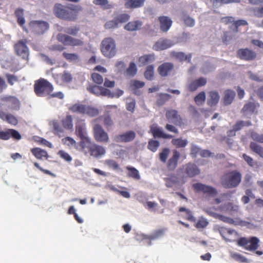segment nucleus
Wrapping results in <instances>:
<instances>
[{
	"label": "nucleus",
	"instance_id": "7c9ffc66",
	"mask_svg": "<svg viewBox=\"0 0 263 263\" xmlns=\"http://www.w3.org/2000/svg\"><path fill=\"white\" fill-rule=\"evenodd\" d=\"M141 26V22L136 21L129 22L124 26V28L128 31H135L139 29Z\"/></svg>",
	"mask_w": 263,
	"mask_h": 263
},
{
	"label": "nucleus",
	"instance_id": "4c0bfd02",
	"mask_svg": "<svg viewBox=\"0 0 263 263\" xmlns=\"http://www.w3.org/2000/svg\"><path fill=\"white\" fill-rule=\"evenodd\" d=\"M226 211L231 215L239 212V207L232 203H228L226 205Z\"/></svg>",
	"mask_w": 263,
	"mask_h": 263
},
{
	"label": "nucleus",
	"instance_id": "5701e85b",
	"mask_svg": "<svg viewBox=\"0 0 263 263\" xmlns=\"http://www.w3.org/2000/svg\"><path fill=\"white\" fill-rule=\"evenodd\" d=\"M146 0H128L125 3V7L127 9H135L144 6Z\"/></svg>",
	"mask_w": 263,
	"mask_h": 263
},
{
	"label": "nucleus",
	"instance_id": "f257e3e1",
	"mask_svg": "<svg viewBox=\"0 0 263 263\" xmlns=\"http://www.w3.org/2000/svg\"><path fill=\"white\" fill-rule=\"evenodd\" d=\"M82 10V7L79 5H71L67 7L61 4H56L53 8L54 13L58 17L70 21H75L78 13Z\"/></svg>",
	"mask_w": 263,
	"mask_h": 263
},
{
	"label": "nucleus",
	"instance_id": "a18cd8bd",
	"mask_svg": "<svg viewBox=\"0 0 263 263\" xmlns=\"http://www.w3.org/2000/svg\"><path fill=\"white\" fill-rule=\"evenodd\" d=\"M205 93L201 91L195 97L194 101L197 105H200L205 102Z\"/></svg>",
	"mask_w": 263,
	"mask_h": 263
},
{
	"label": "nucleus",
	"instance_id": "bb28decb",
	"mask_svg": "<svg viewBox=\"0 0 263 263\" xmlns=\"http://www.w3.org/2000/svg\"><path fill=\"white\" fill-rule=\"evenodd\" d=\"M86 105L76 103L69 107V110L73 113H78L80 114H85Z\"/></svg>",
	"mask_w": 263,
	"mask_h": 263
},
{
	"label": "nucleus",
	"instance_id": "3c124183",
	"mask_svg": "<svg viewBox=\"0 0 263 263\" xmlns=\"http://www.w3.org/2000/svg\"><path fill=\"white\" fill-rule=\"evenodd\" d=\"M213 5L217 4L223 5L233 3H239L240 0H210Z\"/></svg>",
	"mask_w": 263,
	"mask_h": 263
},
{
	"label": "nucleus",
	"instance_id": "c756f323",
	"mask_svg": "<svg viewBox=\"0 0 263 263\" xmlns=\"http://www.w3.org/2000/svg\"><path fill=\"white\" fill-rule=\"evenodd\" d=\"M62 123L63 127L66 129L71 130L73 128V119L72 116L67 115L62 121Z\"/></svg>",
	"mask_w": 263,
	"mask_h": 263
},
{
	"label": "nucleus",
	"instance_id": "72a5a7b5",
	"mask_svg": "<svg viewBox=\"0 0 263 263\" xmlns=\"http://www.w3.org/2000/svg\"><path fill=\"white\" fill-rule=\"evenodd\" d=\"M179 212L184 213V215H183V216H184L185 219L192 222H195L196 219L193 216L191 210L187 209L184 207H180L179 209Z\"/></svg>",
	"mask_w": 263,
	"mask_h": 263
},
{
	"label": "nucleus",
	"instance_id": "2f4dec72",
	"mask_svg": "<svg viewBox=\"0 0 263 263\" xmlns=\"http://www.w3.org/2000/svg\"><path fill=\"white\" fill-rule=\"evenodd\" d=\"M98 120H103V124L106 127L111 126L114 124L113 120L108 115L101 116L99 118L94 120V121L97 122Z\"/></svg>",
	"mask_w": 263,
	"mask_h": 263
},
{
	"label": "nucleus",
	"instance_id": "a19ab883",
	"mask_svg": "<svg viewBox=\"0 0 263 263\" xmlns=\"http://www.w3.org/2000/svg\"><path fill=\"white\" fill-rule=\"evenodd\" d=\"M251 122L250 121H238L233 126V128L236 131H238L241 129L243 126H249L251 125Z\"/></svg>",
	"mask_w": 263,
	"mask_h": 263
},
{
	"label": "nucleus",
	"instance_id": "864d4df0",
	"mask_svg": "<svg viewBox=\"0 0 263 263\" xmlns=\"http://www.w3.org/2000/svg\"><path fill=\"white\" fill-rule=\"evenodd\" d=\"M79 30L80 28L79 27L74 26L66 28L64 30V32L68 34L76 35L78 32L79 31Z\"/></svg>",
	"mask_w": 263,
	"mask_h": 263
},
{
	"label": "nucleus",
	"instance_id": "8fccbe9b",
	"mask_svg": "<svg viewBox=\"0 0 263 263\" xmlns=\"http://www.w3.org/2000/svg\"><path fill=\"white\" fill-rule=\"evenodd\" d=\"M178 181V178L176 176L171 175L170 177L165 178V185L168 187H171Z\"/></svg>",
	"mask_w": 263,
	"mask_h": 263
},
{
	"label": "nucleus",
	"instance_id": "37998d69",
	"mask_svg": "<svg viewBox=\"0 0 263 263\" xmlns=\"http://www.w3.org/2000/svg\"><path fill=\"white\" fill-rule=\"evenodd\" d=\"M159 145L160 143L158 141L151 139L148 141L147 148L150 151L155 152L157 150Z\"/></svg>",
	"mask_w": 263,
	"mask_h": 263
},
{
	"label": "nucleus",
	"instance_id": "79ce46f5",
	"mask_svg": "<svg viewBox=\"0 0 263 263\" xmlns=\"http://www.w3.org/2000/svg\"><path fill=\"white\" fill-rule=\"evenodd\" d=\"M85 114L90 117H95L99 114V110L96 108L86 105Z\"/></svg>",
	"mask_w": 263,
	"mask_h": 263
},
{
	"label": "nucleus",
	"instance_id": "09e8293b",
	"mask_svg": "<svg viewBox=\"0 0 263 263\" xmlns=\"http://www.w3.org/2000/svg\"><path fill=\"white\" fill-rule=\"evenodd\" d=\"M105 164L107 165L109 168L114 170H118L120 169V166L118 163L111 159H108L105 161Z\"/></svg>",
	"mask_w": 263,
	"mask_h": 263
},
{
	"label": "nucleus",
	"instance_id": "13d9d810",
	"mask_svg": "<svg viewBox=\"0 0 263 263\" xmlns=\"http://www.w3.org/2000/svg\"><path fill=\"white\" fill-rule=\"evenodd\" d=\"M242 158L251 167H254L256 164V162L253 160V159L246 154H243L242 155Z\"/></svg>",
	"mask_w": 263,
	"mask_h": 263
},
{
	"label": "nucleus",
	"instance_id": "393cba45",
	"mask_svg": "<svg viewBox=\"0 0 263 263\" xmlns=\"http://www.w3.org/2000/svg\"><path fill=\"white\" fill-rule=\"evenodd\" d=\"M76 134L80 138L87 137L86 135V125L85 123L80 122L77 123L76 126Z\"/></svg>",
	"mask_w": 263,
	"mask_h": 263
},
{
	"label": "nucleus",
	"instance_id": "39448f33",
	"mask_svg": "<svg viewBox=\"0 0 263 263\" xmlns=\"http://www.w3.org/2000/svg\"><path fill=\"white\" fill-rule=\"evenodd\" d=\"M101 50L102 54L107 58H112L116 53V43L111 37H106L101 43Z\"/></svg>",
	"mask_w": 263,
	"mask_h": 263
},
{
	"label": "nucleus",
	"instance_id": "680f3d73",
	"mask_svg": "<svg viewBox=\"0 0 263 263\" xmlns=\"http://www.w3.org/2000/svg\"><path fill=\"white\" fill-rule=\"evenodd\" d=\"M183 20L184 24L188 27H193L195 25V20L188 15L184 16Z\"/></svg>",
	"mask_w": 263,
	"mask_h": 263
},
{
	"label": "nucleus",
	"instance_id": "ddd939ff",
	"mask_svg": "<svg viewBox=\"0 0 263 263\" xmlns=\"http://www.w3.org/2000/svg\"><path fill=\"white\" fill-rule=\"evenodd\" d=\"M237 57L240 59L250 61L255 60L256 58V53L248 48L239 49L237 51Z\"/></svg>",
	"mask_w": 263,
	"mask_h": 263
},
{
	"label": "nucleus",
	"instance_id": "20e7f679",
	"mask_svg": "<svg viewBox=\"0 0 263 263\" xmlns=\"http://www.w3.org/2000/svg\"><path fill=\"white\" fill-rule=\"evenodd\" d=\"M52 85L46 80L41 78L35 82L34 92L39 97H43L50 94L53 90Z\"/></svg>",
	"mask_w": 263,
	"mask_h": 263
},
{
	"label": "nucleus",
	"instance_id": "c03bdc74",
	"mask_svg": "<svg viewBox=\"0 0 263 263\" xmlns=\"http://www.w3.org/2000/svg\"><path fill=\"white\" fill-rule=\"evenodd\" d=\"M154 76V67L152 65H149L147 66L144 72V77L148 80H152Z\"/></svg>",
	"mask_w": 263,
	"mask_h": 263
},
{
	"label": "nucleus",
	"instance_id": "6e6d98bb",
	"mask_svg": "<svg viewBox=\"0 0 263 263\" xmlns=\"http://www.w3.org/2000/svg\"><path fill=\"white\" fill-rule=\"evenodd\" d=\"M5 76L7 79L8 83L10 85H13L14 84V83L18 81L17 77L14 74L7 73L6 74Z\"/></svg>",
	"mask_w": 263,
	"mask_h": 263
},
{
	"label": "nucleus",
	"instance_id": "1a4fd4ad",
	"mask_svg": "<svg viewBox=\"0 0 263 263\" xmlns=\"http://www.w3.org/2000/svg\"><path fill=\"white\" fill-rule=\"evenodd\" d=\"M183 177L193 178L200 174V170L196 164L189 162L182 166L180 169Z\"/></svg>",
	"mask_w": 263,
	"mask_h": 263
},
{
	"label": "nucleus",
	"instance_id": "58836bf2",
	"mask_svg": "<svg viewBox=\"0 0 263 263\" xmlns=\"http://www.w3.org/2000/svg\"><path fill=\"white\" fill-rule=\"evenodd\" d=\"M250 148L252 151L263 157V147L258 145L255 142H251L250 145Z\"/></svg>",
	"mask_w": 263,
	"mask_h": 263
},
{
	"label": "nucleus",
	"instance_id": "de8ad7c7",
	"mask_svg": "<svg viewBox=\"0 0 263 263\" xmlns=\"http://www.w3.org/2000/svg\"><path fill=\"white\" fill-rule=\"evenodd\" d=\"M137 72V69L136 64L134 62H131L126 70L127 75L133 77L136 74Z\"/></svg>",
	"mask_w": 263,
	"mask_h": 263
},
{
	"label": "nucleus",
	"instance_id": "a878e982",
	"mask_svg": "<svg viewBox=\"0 0 263 263\" xmlns=\"http://www.w3.org/2000/svg\"><path fill=\"white\" fill-rule=\"evenodd\" d=\"M31 152L34 157L38 159H42L43 158L47 159L48 158L47 152L39 147L32 148Z\"/></svg>",
	"mask_w": 263,
	"mask_h": 263
},
{
	"label": "nucleus",
	"instance_id": "f704fd0d",
	"mask_svg": "<svg viewBox=\"0 0 263 263\" xmlns=\"http://www.w3.org/2000/svg\"><path fill=\"white\" fill-rule=\"evenodd\" d=\"M172 143L177 148H183L187 145L188 141L186 139L174 138L172 139Z\"/></svg>",
	"mask_w": 263,
	"mask_h": 263
},
{
	"label": "nucleus",
	"instance_id": "052dcab7",
	"mask_svg": "<svg viewBox=\"0 0 263 263\" xmlns=\"http://www.w3.org/2000/svg\"><path fill=\"white\" fill-rule=\"evenodd\" d=\"M251 138L258 142L263 143V134H259L256 132L251 133Z\"/></svg>",
	"mask_w": 263,
	"mask_h": 263
},
{
	"label": "nucleus",
	"instance_id": "0eeeda50",
	"mask_svg": "<svg viewBox=\"0 0 263 263\" xmlns=\"http://www.w3.org/2000/svg\"><path fill=\"white\" fill-rule=\"evenodd\" d=\"M27 39H22L17 42L14 45L16 54L22 59L28 60L29 55V48L27 46Z\"/></svg>",
	"mask_w": 263,
	"mask_h": 263
},
{
	"label": "nucleus",
	"instance_id": "9b49d317",
	"mask_svg": "<svg viewBox=\"0 0 263 263\" xmlns=\"http://www.w3.org/2000/svg\"><path fill=\"white\" fill-rule=\"evenodd\" d=\"M194 191L196 193L202 192L204 194L214 196L217 194V190L213 187L201 183H195L192 185Z\"/></svg>",
	"mask_w": 263,
	"mask_h": 263
},
{
	"label": "nucleus",
	"instance_id": "dca6fc26",
	"mask_svg": "<svg viewBox=\"0 0 263 263\" xmlns=\"http://www.w3.org/2000/svg\"><path fill=\"white\" fill-rule=\"evenodd\" d=\"M136 137V133L133 130L127 131L122 134L117 135L114 140L117 142H129L132 141Z\"/></svg>",
	"mask_w": 263,
	"mask_h": 263
},
{
	"label": "nucleus",
	"instance_id": "6e6552de",
	"mask_svg": "<svg viewBox=\"0 0 263 263\" xmlns=\"http://www.w3.org/2000/svg\"><path fill=\"white\" fill-rule=\"evenodd\" d=\"M57 39L59 42L66 46H82L84 45V42L82 40L74 38L66 34H59Z\"/></svg>",
	"mask_w": 263,
	"mask_h": 263
},
{
	"label": "nucleus",
	"instance_id": "f3484780",
	"mask_svg": "<svg viewBox=\"0 0 263 263\" xmlns=\"http://www.w3.org/2000/svg\"><path fill=\"white\" fill-rule=\"evenodd\" d=\"M180 157V153L176 149L173 150L172 155L167 162V168L170 171L174 170L177 166L178 161Z\"/></svg>",
	"mask_w": 263,
	"mask_h": 263
},
{
	"label": "nucleus",
	"instance_id": "603ef678",
	"mask_svg": "<svg viewBox=\"0 0 263 263\" xmlns=\"http://www.w3.org/2000/svg\"><path fill=\"white\" fill-rule=\"evenodd\" d=\"M154 59V58L152 55H144L139 58V61L141 64L145 65L153 60Z\"/></svg>",
	"mask_w": 263,
	"mask_h": 263
},
{
	"label": "nucleus",
	"instance_id": "412c9836",
	"mask_svg": "<svg viewBox=\"0 0 263 263\" xmlns=\"http://www.w3.org/2000/svg\"><path fill=\"white\" fill-rule=\"evenodd\" d=\"M236 93L232 90L227 89L224 92L223 102L224 105L227 106L231 104L235 98Z\"/></svg>",
	"mask_w": 263,
	"mask_h": 263
},
{
	"label": "nucleus",
	"instance_id": "69168bd1",
	"mask_svg": "<svg viewBox=\"0 0 263 263\" xmlns=\"http://www.w3.org/2000/svg\"><path fill=\"white\" fill-rule=\"evenodd\" d=\"M118 26V22H117L116 18H115L114 20L107 22L105 24V28L107 29L115 28H117Z\"/></svg>",
	"mask_w": 263,
	"mask_h": 263
},
{
	"label": "nucleus",
	"instance_id": "f03ea898",
	"mask_svg": "<svg viewBox=\"0 0 263 263\" xmlns=\"http://www.w3.org/2000/svg\"><path fill=\"white\" fill-rule=\"evenodd\" d=\"M241 180V175L237 171H232L225 174L221 178V183L226 189L237 187Z\"/></svg>",
	"mask_w": 263,
	"mask_h": 263
},
{
	"label": "nucleus",
	"instance_id": "473e14b6",
	"mask_svg": "<svg viewBox=\"0 0 263 263\" xmlns=\"http://www.w3.org/2000/svg\"><path fill=\"white\" fill-rule=\"evenodd\" d=\"M14 13L17 17V23L23 27L25 23V20L24 17V10L22 8H17Z\"/></svg>",
	"mask_w": 263,
	"mask_h": 263
},
{
	"label": "nucleus",
	"instance_id": "774afa93",
	"mask_svg": "<svg viewBox=\"0 0 263 263\" xmlns=\"http://www.w3.org/2000/svg\"><path fill=\"white\" fill-rule=\"evenodd\" d=\"M201 150L198 146L192 144L191 148V155L193 157H196L198 154H200Z\"/></svg>",
	"mask_w": 263,
	"mask_h": 263
},
{
	"label": "nucleus",
	"instance_id": "338daca9",
	"mask_svg": "<svg viewBox=\"0 0 263 263\" xmlns=\"http://www.w3.org/2000/svg\"><path fill=\"white\" fill-rule=\"evenodd\" d=\"M62 141L64 144L70 146H73L76 144V141L72 138L70 137H66L62 139Z\"/></svg>",
	"mask_w": 263,
	"mask_h": 263
},
{
	"label": "nucleus",
	"instance_id": "e433bc0d",
	"mask_svg": "<svg viewBox=\"0 0 263 263\" xmlns=\"http://www.w3.org/2000/svg\"><path fill=\"white\" fill-rule=\"evenodd\" d=\"M63 56L69 62H79L80 61L79 55L75 53H69L64 52L63 53Z\"/></svg>",
	"mask_w": 263,
	"mask_h": 263
},
{
	"label": "nucleus",
	"instance_id": "2eb2a0df",
	"mask_svg": "<svg viewBox=\"0 0 263 263\" xmlns=\"http://www.w3.org/2000/svg\"><path fill=\"white\" fill-rule=\"evenodd\" d=\"M166 117L170 122L176 125L181 126L183 124L181 117L176 110H167L166 112Z\"/></svg>",
	"mask_w": 263,
	"mask_h": 263
},
{
	"label": "nucleus",
	"instance_id": "4d7b16f0",
	"mask_svg": "<svg viewBox=\"0 0 263 263\" xmlns=\"http://www.w3.org/2000/svg\"><path fill=\"white\" fill-rule=\"evenodd\" d=\"M91 78L93 81L98 84H101L103 82V77L97 73H93L91 74Z\"/></svg>",
	"mask_w": 263,
	"mask_h": 263
},
{
	"label": "nucleus",
	"instance_id": "ea45409f",
	"mask_svg": "<svg viewBox=\"0 0 263 263\" xmlns=\"http://www.w3.org/2000/svg\"><path fill=\"white\" fill-rule=\"evenodd\" d=\"M230 256L235 260L240 262H249V260L246 257L238 253L232 252L231 253Z\"/></svg>",
	"mask_w": 263,
	"mask_h": 263
},
{
	"label": "nucleus",
	"instance_id": "aec40b11",
	"mask_svg": "<svg viewBox=\"0 0 263 263\" xmlns=\"http://www.w3.org/2000/svg\"><path fill=\"white\" fill-rule=\"evenodd\" d=\"M80 146L81 151L85 154H87L90 150V147H91L93 143L91 142L90 138L88 137L80 138Z\"/></svg>",
	"mask_w": 263,
	"mask_h": 263
},
{
	"label": "nucleus",
	"instance_id": "5fc2aeb1",
	"mask_svg": "<svg viewBox=\"0 0 263 263\" xmlns=\"http://www.w3.org/2000/svg\"><path fill=\"white\" fill-rule=\"evenodd\" d=\"M129 15L126 13L121 14L118 15L116 18L118 24L123 23L127 22L129 19Z\"/></svg>",
	"mask_w": 263,
	"mask_h": 263
},
{
	"label": "nucleus",
	"instance_id": "b1692460",
	"mask_svg": "<svg viewBox=\"0 0 263 263\" xmlns=\"http://www.w3.org/2000/svg\"><path fill=\"white\" fill-rule=\"evenodd\" d=\"M171 55L172 57L176 58L181 62L187 61L188 62H191V61L192 54L191 53L186 55L184 52H182L172 51L171 53Z\"/></svg>",
	"mask_w": 263,
	"mask_h": 263
},
{
	"label": "nucleus",
	"instance_id": "a211bd4d",
	"mask_svg": "<svg viewBox=\"0 0 263 263\" xmlns=\"http://www.w3.org/2000/svg\"><path fill=\"white\" fill-rule=\"evenodd\" d=\"M259 107L258 103L254 102H249L246 103L241 109V112L244 115H252L257 113V109Z\"/></svg>",
	"mask_w": 263,
	"mask_h": 263
},
{
	"label": "nucleus",
	"instance_id": "cd10ccee",
	"mask_svg": "<svg viewBox=\"0 0 263 263\" xmlns=\"http://www.w3.org/2000/svg\"><path fill=\"white\" fill-rule=\"evenodd\" d=\"M149 133H151L155 138H164V133L155 124H153L151 125Z\"/></svg>",
	"mask_w": 263,
	"mask_h": 263
},
{
	"label": "nucleus",
	"instance_id": "0e129e2a",
	"mask_svg": "<svg viewBox=\"0 0 263 263\" xmlns=\"http://www.w3.org/2000/svg\"><path fill=\"white\" fill-rule=\"evenodd\" d=\"M58 155L61 158L67 162H70L72 160L71 157L67 153L64 152V151H59L58 152Z\"/></svg>",
	"mask_w": 263,
	"mask_h": 263
},
{
	"label": "nucleus",
	"instance_id": "6ab92c4d",
	"mask_svg": "<svg viewBox=\"0 0 263 263\" xmlns=\"http://www.w3.org/2000/svg\"><path fill=\"white\" fill-rule=\"evenodd\" d=\"M105 152L106 151L103 146L97 145L94 143L91 147H90L89 151L90 155L96 158H98L104 155Z\"/></svg>",
	"mask_w": 263,
	"mask_h": 263
},
{
	"label": "nucleus",
	"instance_id": "c85d7f7f",
	"mask_svg": "<svg viewBox=\"0 0 263 263\" xmlns=\"http://www.w3.org/2000/svg\"><path fill=\"white\" fill-rule=\"evenodd\" d=\"M126 169L128 171V176L135 180H139L141 178L140 175L138 170L131 166H127Z\"/></svg>",
	"mask_w": 263,
	"mask_h": 263
},
{
	"label": "nucleus",
	"instance_id": "4468645a",
	"mask_svg": "<svg viewBox=\"0 0 263 263\" xmlns=\"http://www.w3.org/2000/svg\"><path fill=\"white\" fill-rule=\"evenodd\" d=\"M10 138L19 140L21 139L22 136L18 131L14 129L8 128L5 131H0V139L8 140Z\"/></svg>",
	"mask_w": 263,
	"mask_h": 263
},
{
	"label": "nucleus",
	"instance_id": "49530a36",
	"mask_svg": "<svg viewBox=\"0 0 263 263\" xmlns=\"http://www.w3.org/2000/svg\"><path fill=\"white\" fill-rule=\"evenodd\" d=\"M209 224V222L206 219L202 217H200L195 224L197 229H203L205 228Z\"/></svg>",
	"mask_w": 263,
	"mask_h": 263
},
{
	"label": "nucleus",
	"instance_id": "e2e57ef3",
	"mask_svg": "<svg viewBox=\"0 0 263 263\" xmlns=\"http://www.w3.org/2000/svg\"><path fill=\"white\" fill-rule=\"evenodd\" d=\"M5 121L14 125H16L18 122L16 118L11 114H7Z\"/></svg>",
	"mask_w": 263,
	"mask_h": 263
},
{
	"label": "nucleus",
	"instance_id": "9d476101",
	"mask_svg": "<svg viewBox=\"0 0 263 263\" xmlns=\"http://www.w3.org/2000/svg\"><path fill=\"white\" fill-rule=\"evenodd\" d=\"M30 30L35 34H43L49 28L47 22L42 21H32L29 25Z\"/></svg>",
	"mask_w": 263,
	"mask_h": 263
},
{
	"label": "nucleus",
	"instance_id": "f8f14e48",
	"mask_svg": "<svg viewBox=\"0 0 263 263\" xmlns=\"http://www.w3.org/2000/svg\"><path fill=\"white\" fill-rule=\"evenodd\" d=\"M93 135L95 139L101 142H107L109 140L108 134L99 124H95L93 126Z\"/></svg>",
	"mask_w": 263,
	"mask_h": 263
},
{
	"label": "nucleus",
	"instance_id": "4be33fe9",
	"mask_svg": "<svg viewBox=\"0 0 263 263\" xmlns=\"http://www.w3.org/2000/svg\"><path fill=\"white\" fill-rule=\"evenodd\" d=\"M209 98L207 101L208 104L210 106L216 105L219 102L220 96L217 91H211L209 92Z\"/></svg>",
	"mask_w": 263,
	"mask_h": 263
},
{
	"label": "nucleus",
	"instance_id": "423d86ee",
	"mask_svg": "<svg viewBox=\"0 0 263 263\" xmlns=\"http://www.w3.org/2000/svg\"><path fill=\"white\" fill-rule=\"evenodd\" d=\"M260 240L255 236L249 238L241 237L237 241V245L248 251H256L259 247Z\"/></svg>",
	"mask_w": 263,
	"mask_h": 263
},
{
	"label": "nucleus",
	"instance_id": "bf43d9fd",
	"mask_svg": "<svg viewBox=\"0 0 263 263\" xmlns=\"http://www.w3.org/2000/svg\"><path fill=\"white\" fill-rule=\"evenodd\" d=\"M153 49L157 51L164 49V40L161 39L157 42L153 46Z\"/></svg>",
	"mask_w": 263,
	"mask_h": 263
},
{
	"label": "nucleus",
	"instance_id": "c9c22d12",
	"mask_svg": "<svg viewBox=\"0 0 263 263\" xmlns=\"http://www.w3.org/2000/svg\"><path fill=\"white\" fill-rule=\"evenodd\" d=\"M235 232L234 230L226 228H221L220 230V233L221 236L226 241H231V240L229 238V236L232 235Z\"/></svg>",
	"mask_w": 263,
	"mask_h": 263
},
{
	"label": "nucleus",
	"instance_id": "7ed1b4c3",
	"mask_svg": "<svg viewBox=\"0 0 263 263\" xmlns=\"http://www.w3.org/2000/svg\"><path fill=\"white\" fill-rule=\"evenodd\" d=\"M88 91L97 96H107L109 98H119L123 94V91L121 89H117L114 92H111L109 89L102 86L96 85H90L87 88Z\"/></svg>",
	"mask_w": 263,
	"mask_h": 263
}]
</instances>
